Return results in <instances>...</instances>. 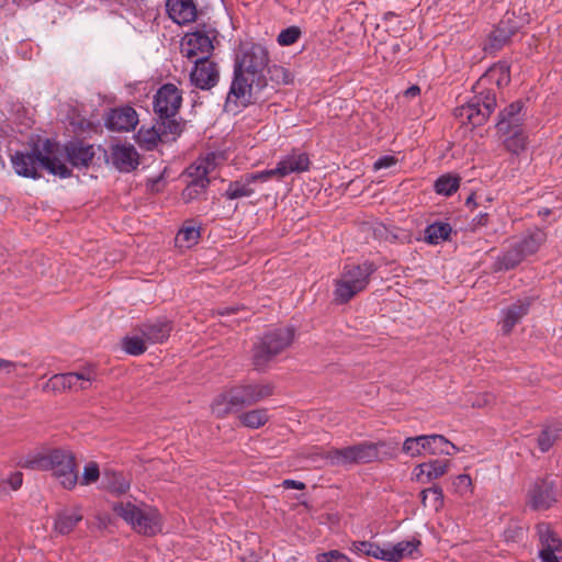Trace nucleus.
Here are the masks:
<instances>
[{
	"label": "nucleus",
	"instance_id": "1",
	"mask_svg": "<svg viewBox=\"0 0 562 562\" xmlns=\"http://www.w3.org/2000/svg\"><path fill=\"white\" fill-rule=\"evenodd\" d=\"M269 64V53L260 44H251L241 48V54L236 57L234 66V79L227 95L226 104L231 97L244 98L249 103L262 102L268 99V78L266 69Z\"/></svg>",
	"mask_w": 562,
	"mask_h": 562
},
{
	"label": "nucleus",
	"instance_id": "2",
	"mask_svg": "<svg viewBox=\"0 0 562 562\" xmlns=\"http://www.w3.org/2000/svg\"><path fill=\"white\" fill-rule=\"evenodd\" d=\"M494 81L498 87L510 82V66L507 61H498L491 66L473 87L475 94L465 103L454 109V116L461 124L472 127L486 123L496 108V93L484 88V83Z\"/></svg>",
	"mask_w": 562,
	"mask_h": 562
},
{
	"label": "nucleus",
	"instance_id": "3",
	"mask_svg": "<svg viewBox=\"0 0 562 562\" xmlns=\"http://www.w3.org/2000/svg\"><path fill=\"white\" fill-rule=\"evenodd\" d=\"M273 392L272 383L245 382L236 384L214 397L211 412L216 418H225L229 414L238 413L244 407L254 406L270 397Z\"/></svg>",
	"mask_w": 562,
	"mask_h": 562
},
{
	"label": "nucleus",
	"instance_id": "4",
	"mask_svg": "<svg viewBox=\"0 0 562 562\" xmlns=\"http://www.w3.org/2000/svg\"><path fill=\"white\" fill-rule=\"evenodd\" d=\"M54 153V143L46 139L43 144V150L37 145L30 151H15L11 156V162L19 176L32 179H38V167L46 169L49 173L60 178L71 176V170L57 157H52Z\"/></svg>",
	"mask_w": 562,
	"mask_h": 562
},
{
	"label": "nucleus",
	"instance_id": "5",
	"mask_svg": "<svg viewBox=\"0 0 562 562\" xmlns=\"http://www.w3.org/2000/svg\"><path fill=\"white\" fill-rule=\"evenodd\" d=\"M295 336L292 326L274 328L266 333L252 347L251 361L256 370H265L282 351L289 348Z\"/></svg>",
	"mask_w": 562,
	"mask_h": 562
},
{
	"label": "nucleus",
	"instance_id": "6",
	"mask_svg": "<svg viewBox=\"0 0 562 562\" xmlns=\"http://www.w3.org/2000/svg\"><path fill=\"white\" fill-rule=\"evenodd\" d=\"M372 262L346 265L340 277L335 280L334 303L346 304L369 284L370 276L375 271Z\"/></svg>",
	"mask_w": 562,
	"mask_h": 562
},
{
	"label": "nucleus",
	"instance_id": "7",
	"mask_svg": "<svg viewBox=\"0 0 562 562\" xmlns=\"http://www.w3.org/2000/svg\"><path fill=\"white\" fill-rule=\"evenodd\" d=\"M112 509L140 535L154 536L160 530L159 514L154 508L140 509L131 502H117Z\"/></svg>",
	"mask_w": 562,
	"mask_h": 562
},
{
	"label": "nucleus",
	"instance_id": "8",
	"mask_svg": "<svg viewBox=\"0 0 562 562\" xmlns=\"http://www.w3.org/2000/svg\"><path fill=\"white\" fill-rule=\"evenodd\" d=\"M52 468L49 470L63 487L71 490L78 481V470L75 454L65 449L50 450Z\"/></svg>",
	"mask_w": 562,
	"mask_h": 562
},
{
	"label": "nucleus",
	"instance_id": "9",
	"mask_svg": "<svg viewBox=\"0 0 562 562\" xmlns=\"http://www.w3.org/2000/svg\"><path fill=\"white\" fill-rule=\"evenodd\" d=\"M378 457L374 445L359 443L341 449H333L327 452V460L331 465H349L353 463H367Z\"/></svg>",
	"mask_w": 562,
	"mask_h": 562
},
{
	"label": "nucleus",
	"instance_id": "10",
	"mask_svg": "<svg viewBox=\"0 0 562 562\" xmlns=\"http://www.w3.org/2000/svg\"><path fill=\"white\" fill-rule=\"evenodd\" d=\"M216 31L206 24H199L198 29L186 36L182 44L181 53L188 58L196 57L199 54L209 56L214 49L212 38L215 37Z\"/></svg>",
	"mask_w": 562,
	"mask_h": 562
},
{
	"label": "nucleus",
	"instance_id": "11",
	"mask_svg": "<svg viewBox=\"0 0 562 562\" xmlns=\"http://www.w3.org/2000/svg\"><path fill=\"white\" fill-rule=\"evenodd\" d=\"M310 158L305 153H293L280 160L274 169L260 171L259 175L251 177V180L268 181L273 177L283 178L292 172H304L310 169Z\"/></svg>",
	"mask_w": 562,
	"mask_h": 562
},
{
	"label": "nucleus",
	"instance_id": "12",
	"mask_svg": "<svg viewBox=\"0 0 562 562\" xmlns=\"http://www.w3.org/2000/svg\"><path fill=\"white\" fill-rule=\"evenodd\" d=\"M181 103L180 90L172 83H166L155 95L154 111L159 119H168L178 114Z\"/></svg>",
	"mask_w": 562,
	"mask_h": 562
},
{
	"label": "nucleus",
	"instance_id": "13",
	"mask_svg": "<svg viewBox=\"0 0 562 562\" xmlns=\"http://www.w3.org/2000/svg\"><path fill=\"white\" fill-rule=\"evenodd\" d=\"M529 505L535 510H546L557 501V484L549 477L537 479L529 490Z\"/></svg>",
	"mask_w": 562,
	"mask_h": 562
},
{
	"label": "nucleus",
	"instance_id": "14",
	"mask_svg": "<svg viewBox=\"0 0 562 562\" xmlns=\"http://www.w3.org/2000/svg\"><path fill=\"white\" fill-rule=\"evenodd\" d=\"M220 79L217 65L210 60L209 56H202L194 61V68L190 74L191 82L199 89L209 90Z\"/></svg>",
	"mask_w": 562,
	"mask_h": 562
},
{
	"label": "nucleus",
	"instance_id": "15",
	"mask_svg": "<svg viewBox=\"0 0 562 562\" xmlns=\"http://www.w3.org/2000/svg\"><path fill=\"white\" fill-rule=\"evenodd\" d=\"M91 381L90 374L86 373H59L53 375L44 385V391H82L88 389Z\"/></svg>",
	"mask_w": 562,
	"mask_h": 562
},
{
	"label": "nucleus",
	"instance_id": "16",
	"mask_svg": "<svg viewBox=\"0 0 562 562\" xmlns=\"http://www.w3.org/2000/svg\"><path fill=\"white\" fill-rule=\"evenodd\" d=\"M541 550L539 558L542 562H559L562 557V540L546 524L537 526Z\"/></svg>",
	"mask_w": 562,
	"mask_h": 562
},
{
	"label": "nucleus",
	"instance_id": "17",
	"mask_svg": "<svg viewBox=\"0 0 562 562\" xmlns=\"http://www.w3.org/2000/svg\"><path fill=\"white\" fill-rule=\"evenodd\" d=\"M110 158L113 166L121 172H132L139 165V154L131 144L111 146Z\"/></svg>",
	"mask_w": 562,
	"mask_h": 562
},
{
	"label": "nucleus",
	"instance_id": "18",
	"mask_svg": "<svg viewBox=\"0 0 562 562\" xmlns=\"http://www.w3.org/2000/svg\"><path fill=\"white\" fill-rule=\"evenodd\" d=\"M524 105L522 100H516L498 113V120L495 124L497 133L507 135L514 130L521 128L524 121L521 111Z\"/></svg>",
	"mask_w": 562,
	"mask_h": 562
},
{
	"label": "nucleus",
	"instance_id": "19",
	"mask_svg": "<svg viewBox=\"0 0 562 562\" xmlns=\"http://www.w3.org/2000/svg\"><path fill=\"white\" fill-rule=\"evenodd\" d=\"M64 151L71 166L77 168L88 167L94 157L93 146L86 145L81 140L66 143Z\"/></svg>",
	"mask_w": 562,
	"mask_h": 562
},
{
	"label": "nucleus",
	"instance_id": "20",
	"mask_svg": "<svg viewBox=\"0 0 562 562\" xmlns=\"http://www.w3.org/2000/svg\"><path fill=\"white\" fill-rule=\"evenodd\" d=\"M138 123V115L132 106L114 109L106 117V127L112 131H130Z\"/></svg>",
	"mask_w": 562,
	"mask_h": 562
},
{
	"label": "nucleus",
	"instance_id": "21",
	"mask_svg": "<svg viewBox=\"0 0 562 562\" xmlns=\"http://www.w3.org/2000/svg\"><path fill=\"white\" fill-rule=\"evenodd\" d=\"M166 10L178 24H187L196 19V7L192 0H167Z\"/></svg>",
	"mask_w": 562,
	"mask_h": 562
},
{
	"label": "nucleus",
	"instance_id": "22",
	"mask_svg": "<svg viewBox=\"0 0 562 562\" xmlns=\"http://www.w3.org/2000/svg\"><path fill=\"white\" fill-rule=\"evenodd\" d=\"M530 306L531 299L524 297L509 305L504 311L502 330L505 335H508L513 328L521 321V318L528 314Z\"/></svg>",
	"mask_w": 562,
	"mask_h": 562
},
{
	"label": "nucleus",
	"instance_id": "23",
	"mask_svg": "<svg viewBox=\"0 0 562 562\" xmlns=\"http://www.w3.org/2000/svg\"><path fill=\"white\" fill-rule=\"evenodd\" d=\"M420 440L424 441L423 449L432 456H453L460 450L442 435H422Z\"/></svg>",
	"mask_w": 562,
	"mask_h": 562
},
{
	"label": "nucleus",
	"instance_id": "24",
	"mask_svg": "<svg viewBox=\"0 0 562 562\" xmlns=\"http://www.w3.org/2000/svg\"><path fill=\"white\" fill-rule=\"evenodd\" d=\"M450 461L449 460H431L416 465L414 469L416 480L427 484L432 480H436L448 472Z\"/></svg>",
	"mask_w": 562,
	"mask_h": 562
},
{
	"label": "nucleus",
	"instance_id": "25",
	"mask_svg": "<svg viewBox=\"0 0 562 562\" xmlns=\"http://www.w3.org/2000/svg\"><path fill=\"white\" fill-rule=\"evenodd\" d=\"M420 540L413 539L411 541H401L389 549V562H398L403 558H417L420 555L419 546Z\"/></svg>",
	"mask_w": 562,
	"mask_h": 562
},
{
	"label": "nucleus",
	"instance_id": "26",
	"mask_svg": "<svg viewBox=\"0 0 562 562\" xmlns=\"http://www.w3.org/2000/svg\"><path fill=\"white\" fill-rule=\"evenodd\" d=\"M171 327L168 322L143 324L140 331L146 341L160 344L169 337Z\"/></svg>",
	"mask_w": 562,
	"mask_h": 562
},
{
	"label": "nucleus",
	"instance_id": "27",
	"mask_svg": "<svg viewBox=\"0 0 562 562\" xmlns=\"http://www.w3.org/2000/svg\"><path fill=\"white\" fill-rule=\"evenodd\" d=\"M82 515L78 509H66L57 514L54 528L60 535L70 533L75 527L82 520Z\"/></svg>",
	"mask_w": 562,
	"mask_h": 562
},
{
	"label": "nucleus",
	"instance_id": "28",
	"mask_svg": "<svg viewBox=\"0 0 562 562\" xmlns=\"http://www.w3.org/2000/svg\"><path fill=\"white\" fill-rule=\"evenodd\" d=\"M266 72L269 75L268 89L266 90L268 93V99L270 98L271 93L276 91V86L289 85L293 81L292 74L289 71V69L281 65H268Z\"/></svg>",
	"mask_w": 562,
	"mask_h": 562
},
{
	"label": "nucleus",
	"instance_id": "29",
	"mask_svg": "<svg viewBox=\"0 0 562 562\" xmlns=\"http://www.w3.org/2000/svg\"><path fill=\"white\" fill-rule=\"evenodd\" d=\"M524 260L525 257L519 251L518 247L514 244L507 251L497 257L493 263V271L498 272L515 269Z\"/></svg>",
	"mask_w": 562,
	"mask_h": 562
},
{
	"label": "nucleus",
	"instance_id": "30",
	"mask_svg": "<svg viewBox=\"0 0 562 562\" xmlns=\"http://www.w3.org/2000/svg\"><path fill=\"white\" fill-rule=\"evenodd\" d=\"M259 175V172L246 175L244 180L241 181H233L229 183L227 190L225 191V196L229 200L240 199L245 196H250L255 191L250 188L251 183L262 182L261 180H251V177Z\"/></svg>",
	"mask_w": 562,
	"mask_h": 562
},
{
	"label": "nucleus",
	"instance_id": "31",
	"mask_svg": "<svg viewBox=\"0 0 562 562\" xmlns=\"http://www.w3.org/2000/svg\"><path fill=\"white\" fill-rule=\"evenodd\" d=\"M156 126L162 142L175 140L182 133V123L176 116L157 119Z\"/></svg>",
	"mask_w": 562,
	"mask_h": 562
},
{
	"label": "nucleus",
	"instance_id": "32",
	"mask_svg": "<svg viewBox=\"0 0 562 562\" xmlns=\"http://www.w3.org/2000/svg\"><path fill=\"white\" fill-rule=\"evenodd\" d=\"M135 140L138 146L145 150H153L158 143L162 142L156 124L149 127L142 125L135 134Z\"/></svg>",
	"mask_w": 562,
	"mask_h": 562
},
{
	"label": "nucleus",
	"instance_id": "33",
	"mask_svg": "<svg viewBox=\"0 0 562 562\" xmlns=\"http://www.w3.org/2000/svg\"><path fill=\"white\" fill-rule=\"evenodd\" d=\"M546 239V234L541 229H536L532 233H529L515 245L518 247L519 251L526 258L527 256L533 255L538 251L539 247Z\"/></svg>",
	"mask_w": 562,
	"mask_h": 562
},
{
	"label": "nucleus",
	"instance_id": "34",
	"mask_svg": "<svg viewBox=\"0 0 562 562\" xmlns=\"http://www.w3.org/2000/svg\"><path fill=\"white\" fill-rule=\"evenodd\" d=\"M238 420L244 427L258 429L268 423V411L266 408H257L244 412L238 415Z\"/></svg>",
	"mask_w": 562,
	"mask_h": 562
},
{
	"label": "nucleus",
	"instance_id": "35",
	"mask_svg": "<svg viewBox=\"0 0 562 562\" xmlns=\"http://www.w3.org/2000/svg\"><path fill=\"white\" fill-rule=\"evenodd\" d=\"M451 232L452 227L450 224L436 222L426 227L424 238L428 244L437 245L440 241L448 240Z\"/></svg>",
	"mask_w": 562,
	"mask_h": 562
},
{
	"label": "nucleus",
	"instance_id": "36",
	"mask_svg": "<svg viewBox=\"0 0 562 562\" xmlns=\"http://www.w3.org/2000/svg\"><path fill=\"white\" fill-rule=\"evenodd\" d=\"M420 501L424 507H430L439 510L443 506V492L442 488L434 484L431 487L425 488L420 492Z\"/></svg>",
	"mask_w": 562,
	"mask_h": 562
},
{
	"label": "nucleus",
	"instance_id": "37",
	"mask_svg": "<svg viewBox=\"0 0 562 562\" xmlns=\"http://www.w3.org/2000/svg\"><path fill=\"white\" fill-rule=\"evenodd\" d=\"M460 180L461 178L456 175H442L435 181V190L438 194L449 196L459 189Z\"/></svg>",
	"mask_w": 562,
	"mask_h": 562
},
{
	"label": "nucleus",
	"instance_id": "38",
	"mask_svg": "<svg viewBox=\"0 0 562 562\" xmlns=\"http://www.w3.org/2000/svg\"><path fill=\"white\" fill-rule=\"evenodd\" d=\"M19 464L24 469L48 471L52 468L50 451L30 456Z\"/></svg>",
	"mask_w": 562,
	"mask_h": 562
},
{
	"label": "nucleus",
	"instance_id": "39",
	"mask_svg": "<svg viewBox=\"0 0 562 562\" xmlns=\"http://www.w3.org/2000/svg\"><path fill=\"white\" fill-rule=\"evenodd\" d=\"M509 134L512 135L504 139L505 148L513 154H519L525 150L527 136L522 128L514 130Z\"/></svg>",
	"mask_w": 562,
	"mask_h": 562
},
{
	"label": "nucleus",
	"instance_id": "40",
	"mask_svg": "<svg viewBox=\"0 0 562 562\" xmlns=\"http://www.w3.org/2000/svg\"><path fill=\"white\" fill-rule=\"evenodd\" d=\"M513 36V31L496 25L488 36V47L493 50L501 49Z\"/></svg>",
	"mask_w": 562,
	"mask_h": 562
},
{
	"label": "nucleus",
	"instance_id": "41",
	"mask_svg": "<svg viewBox=\"0 0 562 562\" xmlns=\"http://www.w3.org/2000/svg\"><path fill=\"white\" fill-rule=\"evenodd\" d=\"M210 184V179L191 180L182 191V199L186 203L196 199Z\"/></svg>",
	"mask_w": 562,
	"mask_h": 562
},
{
	"label": "nucleus",
	"instance_id": "42",
	"mask_svg": "<svg viewBox=\"0 0 562 562\" xmlns=\"http://www.w3.org/2000/svg\"><path fill=\"white\" fill-rule=\"evenodd\" d=\"M200 231L193 226L180 229L176 236V244L179 247H191L198 243Z\"/></svg>",
	"mask_w": 562,
	"mask_h": 562
},
{
	"label": "nucleus",
	"instance_id": "43",
	"mask_svg": "<svg viewBox=\"0 0 562 562\" xmlns=\"http://www.w3.org/2000/svg\"><path fill=\"white\" fill-rule=\"evenodd\" d=\"M358 552L364 553L368 557H373L379 560H386V549L380 548L378 544L369 541H359L353 543Z\"/></svg>",
	"mask_w": 562,
	"mask_h": 562
},
{
	"label": "nucleus",
	"instance_id": "44",
	"mask_svg": "<svg viewBox=\"0 0 562 562\" xmlns=\"http://www.w3.org/2000/svg\"><path fill=\"white\" fill-rule=\"evenodd\" d=\"M559 435L557 429L544 427L538 436L537 443L541 452H547L558 440Z\"/></svg>",
	"mask_w": 562,
	"mask_h": 562
},
{
	"label": "nucleus",
	"instance_id": "45",
	"mask_svg": "<svg viewBox=\"0 0 562 562\" xmlns=\"http://www.w3.org/2000/svg\"><path fill=\"white\" fill-rule=\"evenodd\" d=\"M145 338L137 336L125 337L123 339V349L133 356H139L146 351Z\"/></svg>",
	"mask_w": 562,
	"mask_h": 562
},
{
	"label": "nucleus",
	"instance_id": "46",
	"mask_svg": "<svg viewBox=\"0 0 562 562\" xmlns=\"http://www.w3.org/2000/svg\"><path fill=\"white\" fill-rule=\"evenodd\" d=\"M422 436L408 437L404 440L402 451L411 457H418L426 452L423 449Z\"/></svg>",
	"mask_w": 562,
	"mask_h": 562
},
{
	"label": "nucleus",
	"instance_id": "47",
	"mask_svg": "<svg viewBox=\"0 0 562 562\" xmlns=\"http://www.w3.org/2000/svg\"><path fill=\"white\" fill-rule=\"evenodd\" d=\"M301 34V29L292 25L282 30L279 33L277 41L281 46H289L294 44L300 38Z\"/></svg>",
	"mask_w": 562,
	"mask_h": 562
},
{
	"label": "nucleus",
	"instance_id": "48",
	"mask_svg": "<svg viewBox=\"0 0 562 562\" xmlns=\"http://www.w3.org/2000/svg\"><path fill=\"white\" fill-rule=\"evenodd\" d=\"M100 476V470L97 462H89L82 473L81 484L89 485L98 481Z\"/></svg>",
	"mask_w": 562,
	"mask_h": 562
},
{
	"label": "nucleus",
	"instance_id": "49",
	"mask_svg": "<svg viewBox=\"0 0 562 562\" xmlns=\"http://www.w3.org/2000/svg\"><path fill=\"white\" fill-rule=\"evenodd\" d=\"M452 486L458 494L463 495L471 491L472 480L468 474H460L453 479Z\"/></svg>",
	"mask_w": 562,
	"mask_h": 562
},
{
	"label": "nucleus",
	"instance_id": "50",
	"mask_svg": "<svg viewBox=\"0 0 562 562\" xmlns=\"http://www.w3.org/2000/svg\"><path fill=\"white\" fill-rule=\"evenodd\" d=\"M318 562H350L347 555L338 550H330L318 555Z\"/></svg>",
	"mask_w": 562,
	"mask_h": 562
},
{
	"label": "nucleus",
	"instance_id": "51",
	"mask_svg": "<svg viewBox=\"0 0 562 562\" xmlns=\"http://www.w3.org/2000/svg\"><path fill=\"white\" fill-rule=\"evenodd\" d=\"M188 173L192 178V180H199V179H209L207 178V167L203 165H191L188 168Z\"/></svg>",
	"mask_w": 562,
	"mask_h": 562
},
{
	"label": "nucleus",
	"instance_id": "52",
	"mask_svg": "<svg viewBox=\"0 0 562 562\" xmlns=\"http://www.w3.org/2000/svg\"><path fill=\"white\" fill-rule=\"evenodd\" d=\"M130 484L121 477L114 476V481L110 484L109 490L115 494L121 495L128 491Z\"/></svg>",
	"mask_w": 562,
	"mask_h": 562
},
{
	"label": "nucleus",
	"instance_id": "53",
	"mask_svg": "<svg viewBox=\"0 0 562 562\" xmlns=\"http://www.w3.org/2000/svg\"><path fill=\"white\" fill-rule=\"evenodd\" d=\"M514 13L513 14H509L508 12H506V14L504 15V18L498 22V26H503L504 29H509L513 31V35H515L517 33V31L519 30V25L518 23L515 21L514 19Z\"/></svg>",
	"mask_w": 562,
	"mask_h": 562
},
{
	"label": "nucleus",
	"instance_id": "54",
	"mask_svg": "<svg viewBox=\"0 0 562 562\" xmlns=\"http://www.w3.org/2000/svg\"><path fill=\"white\" fill-rule=\"evenodd\" d=\"M18 366L19 363L16 362L0 358V376L2 374L8 375L13 373L16 370Z\"/></svg>",
	"mask_w": 562,
	"mask_h": 562
},
{
	"label": "nucleus",
	"instance_id": "55",
	"mask_svg": "<svg viewBox=\"0 0 562 562\" xmlns=\"http://www.w3.org/2000/svg\"><path fill=\"white\" fill-rule=\"evenodd\" d=\"M420 94V88L417 85H413L404 90L402 93L395 95L396 100L400 101L402 98H416Z\"/></svg>",
	"mask_w": 562,
	"mask_h": 562
},
{
	"label": "nucleus",
	"instance_id": "56",
	"mask_svg": "<svg viewBox=\"0 0 562 562\" xmlns=\"http://www.w3.org/2000/svg\"><path fill=\"white\" fill-rule=\"evenodd\" d=\"M23 482V474L22 472H15L13 473L9 479L8 483L12 487L13 491H16L21 487Z\"/></svg>",
	"mask_w": 562,
	"mask_h": 562
},
{
	"label": "nucleus",
	"instance_id": "57",
	"mask_svg": "<svg viewBox=\"0 0 562 562\" xmlns=\"http://www.w3.org/2000/svg\"><path fill=\"white\" fill-rule=\"evenodd\" d=\"M240 311L245 312L244 307L233 306V307H225V308H218L214 313H216L220 316H229L238 314Z\"/></svg>",
	"mask_w": 562,
	"mask_h": 562
},
{
	"label": "nucleus",
	"instance_id": "58",
	"mask_svg": "<svg viewBox=\"0 0 562 562\" xmlns=\"http://www.w3.org/2000/svg\"><path fill=\"white\" fill-rule=\"evenodd\" d=\"M282 486L284 488H295V490H304L306 486L303 482L295 481V480H284L282 482Z\"/></svg>",
	"mask_w": 562,
	"mask_h": 562
},
{
	"label": "nucleus",
	"instance_id": "59",
	"mask_svg": "<svg viewBox=\"0 0 562 562\" xmlns=\"http://www.w3.org/2000/svg\"><path fill=\"white\" fill-rule=\"evenodd\" d=\"M488 214L487 213H480L473 218V225L474 226H486L488 223Z\"/></svg>",
	"mask_w": 562,
	"mask_h": 562
},
{
	"label": "nucleus",
	"instance_id": "60",
	"mask_svg": "<svg viewBox=\"0 0 562 562\" xmlns=\"http://www.w3.org/2000/svg\"><path fill=\"white\" fill-rule=\"evenodd\" d=\"M386 167V156H382L380 157L375 162H374V169H381V168H384Z\"/></svg>",
	"mask_w": 562,
	"mask_h": 562
},
{
	"label": "nucleus",
	"instance_id": "61",
	"mask_svg": "<svg viewBox=\"0 0 562 562\" xmlns=\"http://www.w3.org/2000/svg\"><path fill=\"white\" fill-rule=\"evenodd\" d=\"M465 205L467 206H473L475 207L477 204L475 202V193L472 192L465 200Z\"/></svg>",
	"mask_w": 562,
	"mask_h": 562
},
{
	"label": "nucleus",
	"instance_id": "62",
	"mask_svg": "<svg viewBox=\"0 0 562 562\" xmlns=\"http://www.w3.org/2000/svg\"><path fill=\"white\" fill-rule=\"evenodd\" d=\"M241 562H259V559L256 555L251 554L247 558H243Z\"/></svg>",
	"mask_w": 562,
	"mask_h": 562
},
{
	"label": "nucleus",
	"instance_id": "63",
	"mask_svg": "<svg viewBox=\"0 0 562 562\" xmlns=\"http://www.w3.org/2000/svg\"><path fill=\"white\" fill-rule=\"evenodd\" d=\"M397 161H398L397 158H395L394 156H390L389 155V169L391 167H393Z\"/></svg>",
	"mask_w": 562,
	"mask_h": 562
},
{
	"label": "nucleus",
	"instance_id": "64",
	"mask_svg": "<svg viewBox=\"0 0 562 562\" xmlns=\"http://www.w3.org/2000/svg\"><path fill=\"white\" fill-rule=\"evenodd\" d=\"M392 49L394 53L398 52L401 49V44L400 43H395L392 45Z\"/></svg>",
	"mask_w": 562,
	"mask_h": 562
}]
</instances>
